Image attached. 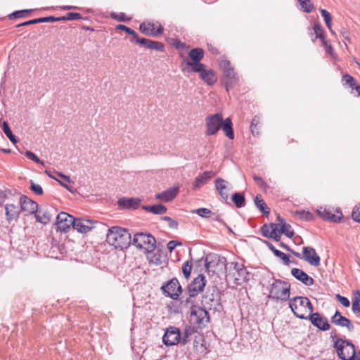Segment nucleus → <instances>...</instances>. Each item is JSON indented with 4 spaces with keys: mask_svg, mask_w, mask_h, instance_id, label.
<instances>
[{
    "mask_svg": "<svg viewBox=\"0 0 360 360\" xmlns=\"http://www.w3.org/2000/svg\"><path fill=\"white\" fill-rule=\"evenodd\" d=\"M289 307L293 314L300 319L310 320L311 324L321 330L326 331L330 326L327 318L319 312L313 313L314 307L307 297H295L290 300Z\"/></svg>",
    "mask_w": 360,
    "mask_h": 360,
    "instance_id": "obj_1",
    "label": "nucleus"
},
{
    "mask_svg": "<svg viewBox=\"0 0 360 360\" xmlns=\"http://www.w3.org/2000/svg\"><path fill=\"white\" fill-rule=\"evenodd\" d=\"M206 283L205 276L202 274H199L188 285L181 297V304L188 307L194 304L195 298L204 290Z\"/></svg>",
    "mask_w": 360,
    "mask_h": 360,
    "instance_id": "obj_2",
    "label": "nucleus"
},
{
    "mask_svg": "<svg viewBox=\"0 0 360 360\" xmlns=\"http://www.w3.org/2000/svg\"><path fill=\"white\" fill-rule=\"evenodd\" d=\"M131 234L128 230L120 226H112L108 229L106 242L117 249L127 248L131 243Z\"/></svg>",
    "mask_w": 360,
    "mask_h": 360,
    "instance_id": "obj_3",
    "label": "nucleus"
},
{
    "mask_svg": "<svg viewBox=\"0 0 360 360\" xmlns=\"http://www.w3.org/2000/svg\"><path fill=\"white\" fill-rule=\"evenodd\" d=\"M274 279V282L271 284L269 299L285 302L289 300L290 295V284L281 279Z\"/></svg>",
    "mask_w": 360,
    "mask_h": 360,
    "instance_id": "obj_4",
    "label": "nucleus"
},
{
    "mask_svg": "<svg viewBox=\"0 0 360 360\" xmlns=\"http://www.w3.org/2000/svg\"><path fill=\"white\" fill-rule=\"evenodd\" d=\"M335 348L341 360H360V352L356 354L355 346L349 340L337 339Z\"/></svg>",
    "mask_w": 360,
    "mask_h": 360,
    "instance_id": "obj_5",
    "label": "nucleus"
},
{
    "mask_svg": "<svg viewBox=\"0 0 360 360\" xmlns=\"http://www.w3.org/2000/svg\"><path fill=\"white\" fill-rule=\"evenodd\" d=\"M203 307L213 312L221 311L223 306L221 303L220 292L217 287L207 288L202 297Z\"/></svg>",
    "mask_w": 360,
    "mask_h": 360,
    "instance_id": "obj_6",
    "label": "nucleus"
},
{
    "mask_svg": "<svg viewBox=\"0 0 360 360\" xmlns=\"http://www.w3.org/2000/svg\"><path fill=\"white\" fill-rule=\"evenodd\" d=\"M183 59L181 67L183 71L186 70H200L202 67L203 63H200L204 57V51L201 48H194L188 53L189 60L186 59L183 54L180 55Z\"/></svg>",
    "mask_w": 360,
    "mask_h": 360,
    "instance_id": "obj_7",
    "label": "nucleus"
},
{
    "mask_svg": "<svg viewBox=\"0 0 360 360\" xmlns=\"http://www.w3.org/2000/svg\"><path fill=\"white\" fill-rule=\"evenodd\" d=\"M191 314L190 321L197 328H202L205 327L210 320L207 309L205 307H198L196 305L190 304Z\"/></svg>",
    "mask_w": 360,
    "mask_h": 360,
    "instance_id": "obj_8",
    "label": "nucleus"
},
{
    "mask_svg": "<svg viewBox=\"0 0 360 360\" xmlns=\"http://www.w3.org/2000/svg\"><path fill=\"white\" fill-rule=\"evenodd\" d=\"M132 243L139 249H145L148 253L153 252L156 248V240L148 233L138 232L134 235Z\"/></svg>",
    "mask_w": 360,
    "mask_h": 360,
    "instance_id": "obj_9",
    "label": "nucleus"
},
{
    "mask_svg": "<svg viewBox=\"0 0 360 360\" xmlns=\"http://www.w3.org/2000/svg\"><path fill=\"white\" fill-rule=\"evenodd\" d=\"M161 290L166 296L174 300H179L181 301V297L183 295L182 287L176 278H173L164 283Z\"/></svg>",
    "mask_w": 360,
    "mask_h": 360,
    "instance_id": "obj_10",
    "label": "nucleus"
},
{
    "mask_svg": "<svg viewBox=\"0 0 360 360\" xmlns=\"http://www.w3.org/2000/svg\"><path fill=\"white\" fill-rule=\"evenodd\" d=\"M222 115L216 113L209 115L205 119V126L207 136L214 135L221 128Z\"/></svg>",
    "mask_w": 360,
    "mask_h": 360,
    "instance_id": "obj_11",
    "label": "nucleus"
},
{
    "mask_svg": "<svg viewBox=\"0 0 360 360\" xmlns=\"http://www.w3.org/2000/svg\"><path fill=\"white\" fill-rule=\"evenodd\" d=\"M230 265L236 271L233 274L235 284L241 285L250 281V273L243 264H238V262H231Z\"/></svg>",
    "mask_w": 360,
    "mask_h": 360,
    "instance_id": "obj_12",
    "label": "nucleus"
},
{
    "mask_svg": "<svg viewBox=\"0 0 360 360\" xmlns=\"http://www.w3.org/2000/svg\"><path fill=\"white\" fill-rule=\"evenodd\" d=\"M75 217L72 215L61 212L56 217V229L61 232H67L71 227L73 228Z\"/></svg>",
    "mask_w": 360,
    "mask_h": 360,
    "instance_id": "obj_13",
    "label": "nucleus"
},
{
    "mask_svg": "<svg viewBox=\"0 0 360 360\" xmlns=\"http://www.w3.org/2000/svg\"><path fill=\"white\" fill-rule=\"evenodd\" d=\"M181 331L174 326H169L167 328L163 337L162 342L167 346H172L180 343Z\"/></svg>",
    "mask_w": 360,
    "mask_h": 360,
    "instance_id": "obj_14",
    "label": "nucleus"
},
{
    "mask_svg": "<svg viewBox=\"0 0 360 360\" xmlns=\"http://www.w3.org/2000/svg\"><path fill=\"white\" fill-rule=\"evenodd\" d=\"M186 72L199 73L200 78L210 86L215 84L217 80L214 71L212 69H206V65L205 64L202 65V67L200 68V70H186Z\"/></svg>",
    "mask_w": 360,
    "mask_h": 360,
    "instance_id": "obj_15",
    "label": "nucleus"
},
{
    "mask_svg": "<svg viewBox=\"0 0 360 360\" xmlns=\"http://www.w3.org/2000/svg\"><path fill=\"white\" fill-rule=\"evenodd\" d=\"M157 24L158 26L153 22H142L139 25V30L146 36L158 37L163 33L164 29L160 23Z\"/></svg>",
    "mask_w": 360,
    "mask_h": 360,
    "instance_id": "obj_16",
    "label": "nucleus"
},
{
    "mask_svg": "<svg viewBox=\"0 0 360 360\" xmlns=\"http://www.w3.org/2000/svg\"><path fill=\"white\" fill-rule=\"evenodd\" d=\"M318 214L324 220H327L330 222H339L342 218L343 215L340 209L336 210V214L330 209L320 207L317 210Z\"/></svg>",
    "mask_w": 360,
    "mask_h": 360,
    "instance_id": "obj_17",
    "label": "nucleus"
},
{
    "mask_svg": "<svg viewBox=\"0 0 360 360\" xmlns=\"http://www.w3.org/2000/svg\"><path fill=\"white\" fill-rule=\"evenodd\" d=\"M134 43L139 44L141 46L151 50H155L160 52L165 51V46L160 41H153L146 38H140L138 36V37L135 39V41Z\"/></svg>",
    "mask_w": 360,
    "mask_h": 360,
    "instance_id": "obj_18",
    "label": "nucleus"
},
{
    "mask_svg": "<svg viewBox=\"0 0 360 360\" xmlns=\"http://www.w3.org/2000/svg\"><path fill=\"white\" fill-rule=\"evenodd\" d=\"M96 221L84 219L75 218L73 224V229L77 230L79 233H86L94 228Z\"/></svg>",
    "mask_w": 360,
    "mask_h": 360,
    "instance_id": "obj_19",
    "label": "nucleus"
},
{
    "mask_svg": "<svg viewBox=\"0 0 360 360\" xmlns=\"http://www.w3.org/2000/svg\"><path fill=\"white\" fill-rule=\"evenodd\" d=\"M302 258L309 264L318 266L320 264V257L311 247H304L302 250Z\"/></svg>",
    "mask_w": 360,
    "mask_h": 360,
    "instance_id": "obj_20",
    "label": "nucleus"
},
{
    "mask_svg": "<svg viewBox=\"0 0 360 360\" xmlns=\"http://www.w3.org/2000/svg\"><path fill=\"white\" fill-rule=\"evenodd\" d=\"M20 205L21 210L30 214H36L38 209V204L33 200L29 198L25 195L20 198Z\"/></svg>",
    "mask_w": 360,
    "mask_h": 360,
    "instance_id": "obj_21",
    "label": "nucleus"
},
{
    "mask_svg": "<svg viewBox=\"0 0 360 360\" xmlns=\"http://www.w3.org/2000/svg\"><path fill=\"white\" fill-rule=\"evenodd\" d=\"M331 322L336 326L346 327L349 331H353L354 330V326L351 321L345 316H343L338 310H337L335 314L331 317Z\"/></svg>",
    "mask_w": 360,
    "mask_h": 360,
    "instance_id": "obj_22",
    "label": "nucleus"
},
{
    "mask_svg": "<svg viewBox=\"0 0 360 360\" xmlns=\"http://www.w3.org/2000/svg\"><path fill=\"white\" fill-rule=\"evenodd\" d=\"M291 274L305 285L311 286L314 283V278L300 269L292 268L291 269Z\"/></svg>",
    "mask_w": 360,
    "mask_h": 360,
    "instance_id": "obj_23",
    "label": "nucleus"
},
{
    "mask_svg": "<svg viewBox=\"0 0 360 360\" xmlns=\"http://www.w3.org/2000/svg\"><path fill=\"white\" fill-rule=\"evenodd\" d=\"M141 200L139 198H122L118 200L117 204L122 209L136 210L139 207Z\"/></svg>",
    "mask_w": 360,
    "mask_h": 360,
    "instance_id": "obj_24",
    "label": "nucleus"
},
{
    "mask_svg": "<svg viewBox=\"0 0 360 360\" xmlns=\"http://www.w3.org/2000/svg\"><path fill=\"white\" fill-rule=\"evenodd\" d=\"M179 188H170L155 195V199L162 202L172 201L177 195Z\"/></svg>",
    "mask_w": 360,
    "mask_h": 360,
    "instance_id": "obj_25",
    "label": "nucleus"
},
{
    "mask_svg": "<svg viewBox=\"0 0 360 360\" xmlns=\"http://www.w3.org/2000/svg\"><path fill=\"white\" fill-rule=\"evenodd\" d=\"M214 176V173L212 171H205L202 174H200L195 179L193 182L194 189L200 188L201 186L205 185L212 176Z\"/></svg>",
    "mask_w": 360,
    "mask_h": 360,
    "instance_id": "obj_26",
    "label": "nucleus"
},
{
    "mask_svg": "<svg viewBox=\"0 0 360 360\" xmlns=\"http://www.w3.org/2000/svg\"><path fill=\"white\" fill-rule=\"evenodd\" d=\"M204 338L201 335L195 336L193 342L194 352L197 354L198 358L207 353V348L204 345Z\"/></svg>",
    "mask_w": 360,
    "mask_h": 360,
    "instance_id": "obj_27",
    "label": "nucleus"
},
{
    "mask_svg": "<svg viewBox=\"0 0 360 360\" xmlns=\"http://www.w3.org/2000/svg\"><path fill=\"white\" fill-rule=\"evenodd\" d=\"M6 220L11 222L19 217V210L18 206L13 204H7L5 205Z\"/></svg>",
    "mask_w": 360,
    "mask_h": 360,
    "instance_id": "obj_28",
    "label": "nucleus"
},
{
    "mask_svg": "<svg viewBox=\"0 0 360 360\" xmlns=\"http://www.w3.org/2000/svg\"><path fill=\"white\" fill-rule=\"evenodd\" d=\"M141 209L154 214H163L167 212V208L162 204H155L153 205H142Z\"/></svg>",
    "mask_w": 360,
    "mask_h": 360,
    "instance_id": "obj_29",
    "label": "nucleus"
},
{
    "mask_svg": "<svg viewBox=\"0 0 360 360\" xmlns=\"http://www.w3.org/2000/svg\"><path fill=\"white\" fill-rule=\"evenodd\" d=\"M50 22H56V19H55V16H47V17H42V18L30 20L28 21H25L24 22L17 25L16 27H20L34 25V24H37V23Z\"/></svg>",
    "mask_w": 360,
    "mask_h": 360,
    "instance_id": "obj_30",
    "label": "nucleus"
},
{
    "mask_svg": "<svg viewBox=\"0 0 360 360\" xmlns=\"http://www.w3.org/2000/svg\"><path fill=\"white\" fill-rule=\"evenodd\" d=\"M221 129H223L226 136L229 139H234V132L232 127V122L229 117L225 119L224 120H222Z\"/></svg>",
    "mask_w": 360,
    "mask_h": 360,
    "instance_id": "obj_31",
    "label": "nucleus"
},
{
    "mask_svg": "<svg viewBox=\"0 0 360 360\" xmlns=\"http://www.w3.org/2000/svg\"><path fill=\"white\" fill-rule=\"evenodd\" d=\"M255 205L261 212L265 216L268 217L270 213V209L268 207L264 200L261 198V195H257L255 198Z\"/></svg>",
    "mask_w": 360,
    "mask_h": 360,
    "instance_id": "obj_32",
    "label": "nucleus"
},
{
    "mask_svg": "<svg viewBox=\"0 0 360 360\" xmlns=\"http://www.w3.org/2000/svg\"><path fill=\"white\" fill-rule=\"evenodd\" d=\"M300 7V11L309 13H311L315 7L311 0H297Z\"/></svg>",
    "mask_w": 360,
    "mask_h": 360,
    "instance_id": "obj_33",
    "label": "nucleus"
},
{
    "mask_svg": "<svg viewBox=\"0 0 360 360\" xmlns=\"http://www.w3.org/2000/svg\"><path fill=\"white\" fill-rule=\"evenodd\" d=\"M194 333L193 328L191 326H186L183 333H181L180 344L185 345L190 341V338Z\"/></svg>",
    "mask_w": 360,
    "mask_h": 360,
    "instance_id": "obj_34",
    "label": "nucleus"
},
{
    "mask_svg": "<svg viewBox=\"0 0 360 360\" xmlns=\"http://www.w3.org/2000/svg\"><path fill=\"white\" fill-rule=\"evenodd\" d=\"M37 220L41 224H46L49 223L52 218V214L49 210L40 211L39 214H34Z\"/></svg>",
    "mask_w": 360,
    "mask_h": 360,
    "instance_id": "obj_35",
    "label": "nucleus"
},
{
    "mask_svg": "<svg viewBox=\"0 0 360 360\" xmlns=\"http://www.w3.org/2000/svg\"><path fill=\"white\" fill-rule=\"evenodd\" d=\"M231 200L238 208L243 207L245 205V195L242 193H233Z\"/></svg>",
    "mask_w": 360,
    "mask_h": 360,
    "instance_id": "obj_36",
    "label": "nucleus"
},
{
    "mask_svg": "<svg viewBox=\"0 0 360 360\" xmlns=\"http://www.w3.org/2000/svg\"><path fill=\"white\" fill-rule=\"evenodd\" d=\"M56 21H65V20H76L83 19L82 15L79 13H68L66 15L61 17H55Z\"/></svg>",
    "mask_w": 360,
    "mask_h": 360,
    "instance_id": "obj_37",
    "label": "nucleus"
},
{
    "mask_svg": "<svg viewBox=\"0 0 360 360\" xmlns=\"http://www.w3.org/2000/svg\"><path fill=\"white\" fill-rule=\"evenodd\" d=\"M313 29L316 37L315 39H312V41H314L316 39L319 38L320 39L322 44L326 43L327 40L326 39V37L321 25L319 22L315 23Z\"/></svg>",
    "mask_w": 360,
    "mask_h": 360,
    "instance_id": "obj_38",
    "label": "nucleus"
},
{
    "mask_svg": "<svg viewBox=\"0 0 360 360\" xmlns=\"http://www.w3.org/2000/svg\"><path fill=\"white\" fill-rule=\"evenodd\" d=\"M320 12L322 17L323 18L326 27L328 28L331 33L334 34V32L332 30V17L330 13L323 8H320Z\"/></svg>",
    "mask_w": 360,
    "mask_h": 360,
    "instance_id": "obj_39",
    "label": "nucleus"
},
{
    "mask_svg": "<svg viewBox=\"0 0 360 360\" xmlns=\"http://www.w3.org/2000/svg\"><path fill=\"white\" fill-rule=\"evenodd\" d=\"M1 129H2L3 131L4 132V134H6V136L8 137V139L13 143H17V139H16L15 136L13 134L12 131L11 130L10 127L7 122H6V121L3 122L2 125H1Z\"/></svg>",
    "mask_w": 360,
    "mask_h": 360,
    "instance_id": "obj_40",
    "label": "nucleus"
},
{
    "mask_svg": "<svg viewBox=\"0 0 360 360\" xmlns=\"http://www.w3.org/2000/svg\"><path fill=\"white\" fill-rule=\"evenodd\" d=\"M116 30H122L127 32V34L132 36V37L130 39V41L134 43L135 41V39L138 37V34L132 29L127 27L124 25H118L116 26Z\"/></svg>",
    "mask_w": 360,
    "mask_h": 360,
    "instance_id": "obj_41",
    "label": "nucleus"
},
{
    "mask_svg": "<svg viewBox=\"0 0 360 360\" xmlns=\"http://www.w3.org/2000/svg\"><path fill=\"white\" fill-rule=\"evenodd\" d=\"M224 79L229 77H233L236 75L233 68L231 67V64L229 60H226L224 63Z\"/></svg>",
    "mask_w": 360,
    "mask_h": 360,
    "instance_id": "obj_42",
    "label": "nucleus"
},
{
    "mask_svg": "<svg viewBox=\"0 0 360 360\" xmlns=\"http://www.w3.org/2000/svg\"><path fill=\"white\" fill-rule=\"evenodd\" d=\"M182 273L186 279H188L192 270V261H186L182 265Z\"/></svg>",
    "mask_w": 360,
    "mask_h": 360,
    "instance_id": "obj_43",
    "label": "nucleus"
},
{
    "mask_svg": "<svg viewBox=\"0 0 360 360\" xmlns=\"http://www.w3.org/2000/svg\"><path fill=\"white\" fill-rule=\"evenodd\" d=\"M279 233L284 234L289 238H291L294 236V231L290 224H283L279 230Z\"/></svg>",
    "mask_w": 360,
    "mask_h": 360,
    "instance_id": "obj_44",
    "label": "nucleus"
},
{
    "mask_svg": "<svg viewBox=\"0 0 360 360\" xmlns=\"http://www.w3.org/2000/svg\"><path fill=\"white\" fill-rule=\"evenodd\" d=\"M295 216L300 219L305 221H311L313 219V214L311 212L304 210L296 211L295 212Z\"/></svg>",
    "mask_w": 360,
    "mask_h": 360,
    "instance_id": "obj_45",
    "label": "nucleus"
},
{
    "mask_svg": "<svg viewBox=\"0 0 360 360\" xmlns=\"http://www.w3.org/2000/svg\"><path fill=\"white\" fill-rule=\"evenodd\" d=\"M224 80L226 89L229 91L230 89L233 88L238 84L239 79L236 75L233 77H229Z\"/></svg>",
    "mask_w": 360,
    "mask_h": 360,
    "instance_id": "obj_46",
    "label": "nucleus"
},
{
    "mask_svg": "<svg viewBox=\"0 0 360 360\" xmlns=\"http://www.w3.org/2000/svg\"><path fill=\"white\" fill-rule=\"evenodd\" d=\"M260 124V122H259V116H255L252 121H251V124H250V130L252 131V134L255 136V135H258L259 134V129H258V126Z\"/></svg>",
    "mask_w": 360,
    "mask_h": 360,
    "instance_id": "obj_47",
    "label": "nucleus"
},
{
    "mask_svg": "<svg viewBox=\"0 0 360 360\" xmlns=\"http://www.w3.org/2000/svg\"><path fill=\"white\" fill-rule=\"evenodd\" d=\"M194 212L202 218H209L212 215V212L210 209L204 207L198 208Z\"/></svg>",
    "mask_w": 360,
    "mask_h": 360,
    "instance_id": "obj_48",
    "label": "nucleus"
},
{
    "mask_svg": "<svg viewBox=\"0 0 360 360\" xmlns=\"http://www.w3.org/2000/svg\"><path fill=\"white\" fill-rule=\"evenodd\" d=\"M32 11V9H25V10H20V11H15L11 13L8 17L10 19L13 18H22L27 13H30Z\"/></svg>",
    "mask_w": 360,
    "mask_h": 360,
    "instance_id": "obj_49",
    "label": "nucleus"
},
{
    "mask_svg": "<svg viewBox=\"0 0 360 360\" xmlns=\"http://www.w3.org/2000/svg\"><path fill=\"white\" fill-rule=\"evenodd\" d=\"M215 187L217 191H222V190H226L227 188V181L221 178H217L215 179Z\"/></svg>",
    "mask_w": 360,
    "mask_h": 360,
    "instance_id": "obj_50",
    "label": "nucleus"
},
{
    "mask_svg": "<svg viewBox=\"0 0 360 360\" xmlns=\"http://www.w3.org/2000/svg\"><path fill=\"white\" fill-rule=\"evenodd\" d=\"M342 81L345 82V84H348L352 89L356 83L355 79L349 74H345L342 76Z\"/></svg>",
    "mask_w": 360,
    "mask_h": 360,
    "instance_id": "obj_51",
    "label": "nucleus"
},
{
    "mask_svg": "<svg viewBox=\"0 0 360 360\" xmlns=\"http://www.w3.org/2000/svg\"><path fill=\"white\" fill-rule=\"evenodd\" d=\"M30 189L33 193H34L35 194H37L38 195H41L43 194L42 187L40 185L35 184L32 180H30Z\"/></svg>",
    "mask_w": 360,
    "mask_h": 360,
    "instance_id": "obj_52",
    "label": "nucleus"
},
{
    "mask_svg": "<svg viewBox=\"0 0 360 360\" xmlns=\"http://www.w3.org/2000/svg\"><path fill=\"white\" fill-rule=\"evenodd\" d=\"M111 17L120 22H127L131 20V18L127 17L124 13H112Z\"/></svg>",
    "mask_w": 360,
    "mask_h": 360,
    "instance_id": "obj_53",
    "label": "nucleus"
},
{
    "mask_svg": "<svg viewBox=\"0 0 360 360\" xmlns=\"http://www.w3.org/2000/svg\"><path fill=\"white\" fill-rule=\"evenodd\" d=\"M25 155L37 164L44 165V162L41 160L34 153L30 150H26Z\"/></svg>",
    "mask_w": 360,
    "mask_h": 360,
    "instance_id": "obj_54",
    "label": "nucleus"
},
{
    "mask_svg": "<svg viewBox=\"0 0 360 360\" xmlns=\"http://www.w3.org/2000/svg\"><path fill=\"white\" fill-rule=\"evenodd\" d=\"M161 219L167 221L170 229H177L179 224L177 221L172 219L168 216H164L161 218Z\"/></svg>",
    "mask_w": 360,
    "mask_h": 360,
    "instance_id": "obj_55",
    "label": "nucleus"
},
{
    "mask_svg": "<svg viewBox=\"0 0 360 360\" xmlns=\"http://www.w3.org/2000/svg\"><path fill=\"white\" fill-rule=\"evenodd\" d=\"M276 257L281 259L285 265H289V264L290 263V256L288 255H286V254L282 252L281 251L280 252L276 253Z\"/></svg>",
    "mask_w": 360,
    "mask_h": 360,
    "instance_id": "obj_56",
    "label": "nucleus"
},
{
    "mask_svg": "<svg viewBox=\"0 0 360 360\" xmlns=\"http://www.w3.org/2000/svg\"><path fill=\"white\" fill-rule=\"evenodd\" d=\"M337 300L341 303L342 305H343L345 307H348L350 305L349 300L340 294L336 295Z\"/></svg>",
    "mask_w": 360,
    "mask_h": 360,
    "instance_id": "obj_57",
    "label": "nucleus"
},
{
    "mask_svg": "<svg viewBox=\"0 0 360 360\" xmlns=\"http://www.w3.org/2000/svg\"><path fill=\"white\" fill-rule=\"evenodd\" d=\"M352 217L355 221L360 223V206L354 208Z\"/></svg>",
    "mask_w": 360,
    "mask_h": 360,
    "instance_id": "obj_58",
    "label": "nucleus"
},
{
    "mask_svg": "<svg viewBox=\"0 0 360 360\" xmlns=\"http://www.w3.org/2000/svg\"><path fill=\"white\" fill-rule=\"evenodd\" d=\"M260 231L264 237L269 238V236H271V231L269 230V226L266 224H264L262 226Z\"/></svg>",
    "mask_w": 360,
    "mask_h": 360,
    "instance_id": "obj_59",
    "label": "nucleus"
},
{
    "mask_svg": "<svg viewBox=\"0 0 360 360\" xmlns=\"http://www.w3.org/2000/svg\"><path fill=\"white\" fill-rule=\"evenodd\" d=\"M252 178L260 188H264L266 186V182L262 177L255 175Z\"/></svg>",
    "mask_w": 360,
    "mask_h": 360,
    "instance_id": "obj_60",
    "label": "nucleus"
},
{
    "mask_svg": "<svg viewBox=\"0 0 360 360\" xmlns=\"http://www.w3.org/2000/svg\"><path fill=\"white\" fill-rule=\"evenodd\" d=\"M181 243L178 242L176 240H170L168 242L167 246L169 251V252H172L173 250L178 245H181Z\"/></svg>",
    "mask_w": 360,
    "mask_h": 360,
    "instance_id": "obj_61",
    "label": "nucleus"
},
{
    "mask_svg": "<svg viewBox=\"0 0 360 360\" xmlns=\"http://www.w3.org/2000/svg\"><path fill=\"white\" fill-rule=\"evenodd\" d=\"M264 244L269 248V249L274 253L275 256H276V253L280 252L281 251L277 250L273 245L268 240H263Z\"/></svg>",
    "mask_w": 360,
    "mask_h": 360,
    "instance_id": "obj_62",
    "label": "nucleus"
},
{
    "mask_svg": "<svg viewBox=\"0 0 360 360\" xmlns=\"http://www.w3.org/2000/svg\"><path fill=\"white\" fill-rule=\"evenodd\" d=\"M207 49L209 51L214 55H219L220 53L217 48L211 44H207Z\"/></svg>",
    "mask_w": 360,
    "mask_h": 360,
    "instance_id": "obj_63",
    "label": "nucleus"
},
{
    "mask_svg": "<svg viewBox=\"0 0 360 360\" xmlns=\"http://www.w3.org/2000/svg\"><path fill=\"white\" fill-rule=\"evenodd\" d=\"M282 233H279V231L277 232H271V236H269V238L274 239L276 241H280Z\"/></svg>",
    "mask_w": 360,
    "mask_h": 360,
    "instance_id": "obj_64",
    "label": "nucleus"
}]
</instances>
